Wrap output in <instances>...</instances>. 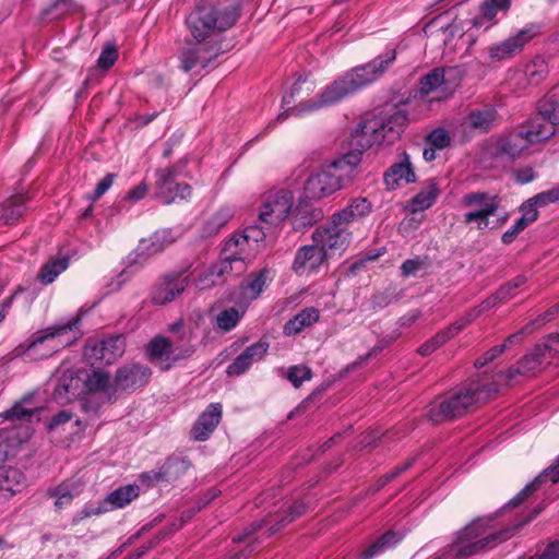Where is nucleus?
Returning a JSON list of instances; mask_svg holds the SVG:
<instances>
[{
  "label": "nucleus",
  "instance_id": "nucleus-58",
  "mask_svg": "<svg viewBox=\"0 0 559 559\" xmlns=\"http://www.w3.org/2000/svg\"><path fill=\"white\" fill-rule=\"evenodd\" d=\"M116 175L107 174L97 185L93 193L88 195V200L97 201L100 197H103L109 188L112 186Z\"/></svg>",
  "mask_w": 559,
  "mask_h": 559
},
{
  "label": "nucleus",
  "instance_id": "nucleus-38",
  "mask_svg": "<svg viewBox=\"0 0 559 559\" xmlns=\"http://www.w3.org/2000/svg\"><path fill=\"white\" fill-rule=\"evenodd\" d=\"M70 259L68 255L52 258L47 261L37 274V280L43 285L51 284L59 274L66 271L69 266Z\"/></svg>",
  "mask_w": 559,
  "mask_h": 559
},
{
  "label": "nucleus",
  "instance_id": "nucleus-53",
  "mask_svg": "<svg viewBox=\"0 0 559 559\" xmlns=\"http://www.w3.org/2000/svg\"><path fill=\"white\" fill-rule=\"evenodd\" d=\"M34 415V409L25 408L21 402L15 403L10 409L3 413L5 419L14 420H27Z\"/></svg>",
  "mask_w": 559,
  "mask_h": 559
},
{
  "label": "nucleus",
  "instance_id": "nucleus-33",
  "mask_svg": "<svg viewBox=\"0 0 559 559\" xmlns=\"http://www.w3.org/2000/svg\"><path fill=\"white\" fill-rule=\"evenodd\" d=\"M527 277L520 274L502 284L490 297L480 305L481 310H489L497 305L506 304L516 296V289L526 284Z\"/></svg>",
  "mask_w": 559,
  "mask_h": 559
},
{
  "label": "nucleus",
  "instance_id": "nucleus-35",
  "mask_svg": "<svg viewBox=\"0 0 559 559\" xmlns=\"http://www.w3.org/2000/svg\"><path fill=\"white\" fill-rule=\"evenodd\" d=\"M440 194L438 181L435 178L428 179L426 186L409 200L413 213L425 211L432 206Z\"/></svg>",
  "mask_w": 559,
  "mask_h": 559
},
{
  "label": "nucleus",
  "instance_id": "nucleus-14",
  "mask_svg": "<svg viewBox=\"0 0 559 559\" xmlns=\"http://www.w3.org/2000/svg\"><path fill=\"white\" fill-rule=\"evenodd\" d=\"M294 197L289 190L282 189L265 197L259 213L262 224L277 226L289 214Z\"/></svg>",
  "mask_w": 559,
  "mask_h": 559
},
{
  "label": "nucleus",
  "instance_id": "nucleus-30",
  "mask_svg": "<svg viewBox=\"0 0 559 559\" xmlns=\"http://www.w3.org/2000/svg\"><path fill=\"white\" fill-rule=\"evenodd\" d=\"M371 203L367 198H355L342 210L331 215L333 223L337 222L346 228L349 225L366 217L371 212Z\"/></svg>",
  "mask_w": 559,
  "mask_h": 559
},
{
  "label": "nucleus",
  "instance_id": "nucleus-36",
  "mask_svg": "<svg viewBox=\"0 0 559 559\" xmlns=\"http://www.w3.org/2000/svg\"><path fill=\"white\" fill-rule=\"evenodd\" d=\"M320 312L317 308L308 307L299 311L293 319L284 325V334L294 336L299 334L304 329L311 326L319 321Z\"/></svg>",
  "mask_w": 559,
  "mask_h": 559
},
{
  "label": "nucleus",
  "instance_id": "nucleus-55",
  "mask_svg": "<svg viewBox=\"0 0 559 559\" xmlns=\"http://www.w3.org/2000/svg\"><path fill=\"white\" fill-rule=\"evenodd\" d=\"M321 213H308L306 215L302 214L301 211H299L298 214L294 215L293 218V226L295 230H302L305 228H308L312 226L320 217Z\"/></svg>",
  "mask_w": 559,
  "mask_h": 559
},
{
  "label": "nucleus",
  "instance_id": "nucleus-54",
  "mask_svg": "<svg viewBox=\"0 0 559 559\" xmlns=\"http://www.w3.org/2000/svg\"><path fill=\"white\" fill-rule=\"evenodd\" d=\"M75 7L76 3L74 0H51V3L43 9L41 16L47 17L57 11L64 13L74 9Z\"/></svg>",
  "mask_w": 559,
  "mask_h": 559
},
{
  "label": "nucleus",
  "instance_id": "nucleus-5",
  "mask_svg": "<svg viewBox=\"0 0 559 559\" xmlns=\"http://www.w3.org/2000/svg\"><path fill=\"white\" fill-rule=\"evenodd\" d=\"M486 397L479 383H471L432 402L426 417L432 424H441L464 416Z\"/></svg>",
  "mask_w": 559,
  "mask_h": 559
},
{
  "label": "nucleus",
  "instance_id": "nucleus-3",
  "mask_svg": "<svg viewBox=\"0 0 559 559\" xmlns=\"http://www.w3.org/2000/svg\"><path fill=\"white\" fill-rule=\"evenodd\" d=\"M356 162L355 155H343L312 174L304 186L306 198L321 200L344 188L354 177Z\"/></svg>",
  "mask_w": 559,
  "mask_h": 559
},
{
  "label": "nucleus",
  "instance_id": "nucleus-19",
  "mask_svg": "<svg viewBox=\"0 0 559 559\" xmlns=\"http://www.w3.org/2000/svg\"><path fill=\"white\" fill-rule=\"evenodd\" d=\"M378 121L368 120L360 122L352 132L348 141L349 151L345 155H355L357 162L355 168L361 160L362 153L369 150L373 144H380Z\"/></svg>",
  "mask_w": 559,
  "mask_h": 559
},
{
  "label": "nucleus",
  "instance_id": "nucleus-43",
  "mask_svg": "<svg viewBox=\"0 0 559 559\" xmlns=\"http://www.w3.org/2000/svg\"><path fill=\"white\" fill-rule=\"evenodd\" d=\"M139 496V487L128 485L114 490L107 496L104 503L111 504L112 508H123Z\"/></svg>",
  "mask_w": 559,
  "mask_h": 559
},
{
  "label": "nucleus",
  "instance_id": "nucleus-51",
  "mask_svg": "<svg viewBox=\"0 0 559 559\" xmlns=\"http://www.w3.org/2000/svg\"><path fill=\"white\" fill-rule=\"evenodd\" d=\"M306 504L304 501H295L286 511V514L280 520L278 526H271L270 534H275L280 527L292 523L297 518L301 516L306 512Z\"/></svg>",
  "mask_w": 559,
  "mask_h": 559
},
{
  "label": "nucleus",
  "instance_id": "nucleus-11",
  "mask_svg": "<svg viewBox=\"0 0 559 559\" xmlns=\"http://www.w3.org/2000/svg\"><path fill=\"white\" fill-rule=\"evenodd\" d=\"M396 59V51L390 50L386 51L383 56H379L374 58L372 61L357 67L352 71L347 72L344 76L346 81L352 87V91L355 93L366 85L374 82L379 76H381L389 67Z\"/></svg>",
  "mask_w": 559,
  "mask_h": 559
},
{
  "label": "nucleus",
  "instance_id": "nucleus-56",
  "mask_svg": "<svg viewBox=\"0 0 559 559\" xmlns=\"http://www.w3.org/2000/svg\"><path fill=\"white\" fill-rule=\"evenodd\" d=\"M520 211L522 213L520 219L524 221L527 226L533 224L538 218L539 213L537 211V205L531 199L522 203Z\"/></svg>",
  "mask_w": 559,
  "mask_h": 559
},
{
  "label": "nucleus",
  "instance_id": "nucleus-7",
  "mask_svg": "<svg viewBox=\"0 0 559 559\" xmlns=\"http://www.w3.org/2000/svg\"><path fill=\"white\" fill-rule=\"evenodd\" d=\"M230 49L229 43L214 41H187L179 52V68L190 72L195 68H214L215 60Z\"/></svg>",
  "mask_w": 559,
  "mask_h": 559
},
{
  "label": "nucleus",
  "instance_id": "nucleus-22",
  "mask_svg": "<svg viewBox=\"0 0 559 559\" xmlns=\"http://www.w3.org/2000/svg\"><path fill=\"white\" fill-rule=\"evenodd\" d=\"M329 260L328 253L318 243L300 247L295 254L292 269L298 275L317 272Z\"/></svg>",
  "mask_w": 559,
  "mask_h": 559
},
{
  "label": "nucleus",
  "instance_id": "nucleus-39",
  "mask_svg": "<svg viewBox=\"0 0 559 559\" xmlns=\"http://www.w3.org/2000/svg\"><path fill=\"white\" fill-rule=\"evenodd\" d=\"M192 194V188L186 182L168 183L167 191L156 190V197L166 205L178 201L188 200Z\"/></svg>",
  "mask_w": 559,
  "mask_h": 559
},
{
  "label": "nucleus",
  "instance_id": "nucleus-9",
  "mask_svg": "<svg viewBox=\"0 0 559 559\" xmlns=\"http://www.w3.org/2000/svg\"><path fill=\"white\" fill-rule=\"evenodd\" d=\"M313 242L328 253V258L341 257L348 248L352 240V231L337 222L329 221L317 227L311 236Z\"/></svg>",
  "mask_w": 559,
  "mask_h": 559
},
{
  "label": "nucleus",
  "instance_id": "nucleus-26",
  "mask_svg": "<svg viewBox=\"0 0 559 559\" xmlns=\"http://www.w3.org/2000/svg\"><path fill=\"white\" fill-rule=\"evenodd\" d=\"M222 419V405L219 403L210 404L206 409L198 417L193 424L190 436L195 441L207 440Z\"/></svg>",
  "mask_w": 559,
  "mask_h": 559
},
{
  "label": "nucleus",
  "instance_id": "nucleus-15",
  "mask_svg": "<svg viewBox=\"0 0 559 559\" xmlns=\"http://www.w3.org/2000/svg\"><path fill=\"white\" fill-rule=\"evenodd\" d=\"M126 350V337L122 334L108 335L97 341H90L84 355L106 365L114 364Z\"/></svg>",
  "mask_w": 559,
  "mask_h": 559
},
{
  "label": "nucleus",
  "instance_id": "nucleus-50",
  "mask_svg": "<svg viewBox=\"0 0 559 559\" xmlns=\"http://www.w3.org/2000/svg\"><path fill=\"white\" fill-rule=\"evenodd\" d=\"M266 270H262L259 273H252L249 275L246 289L248 290L251 298L255 299L260 296L266 285Z\"/></svg>",
  "mask_w": 559,
  "mask_h": 559
},
{
  "label": "nucleus",
  "instance_id": "nucleus-27",
  "mask_svg": "<svg viewBox=\"0 0 559 559\" xmlns=\"http://www.w3.org/2000/svg\"><path fill=\"white\" fill-rule=\"evenodd\" d=\"M528 143L520 130L502 134L497 138L492 154L496 157L514 160L522 156V153L528 147Z\"/></svg>",
  "mask_w": 559,
  "mask_h": 559
},
{
  "label": "nucleus",
  "instance_id": "nucleus-29",
  "mask_svg": "<svg viewBox=\"0 0 559 559\" xmlns=\"http://www.w3.org/2000/svg\"><path fill=\"white\" fill-rule=\"evenodd\" d=\"M499 122V114L492 106H484L469 110L464 117L463 126L480 133L489 132Z\"/></svg>",
  "mask_w": 559,
  "mask_h": 559
},
{
  "label": "nucleus",
  "instance_id": "nucleus-52",
  "mask_svg": "<svg viewBox=\"0 0 559 559\" xmlns=\"http://www.w3.org/2000/svg\"><path fill=\"white\" fill-rule=\"evenodd\" d=\"M117 59H118L117 48L115 47V45L107 44L103 48V50L97 59V66H98V68H100L103 70H108L115 64Z\"/></svg>",
  "mask_w": 559,
  "mask_h": 559
},
{
  "label": "nucleus",
  "instance_id": "nucleus-57",
  "mask_svg": "<svg viewBox=\"0 0 559 559\" xmlns=\"http://www.w3.org/2000/svg\"><path fill=\"white\" fill-rule=\"evenodd\" d=\"M56 498L55 506L58 509L68 507L72 503L73 495L66 486H58L51 493Z\"/></svg>",
  "mask_w": 559,
  "mask_h": 559
},
{
  "label": "nucleus",
  "instance_id": "nucleus-46",
  "mask_svg": "<svg viewBox=\"0 0 559 559\" xmlns=\"http://www.w3.org/2000/svg\"><path fill=\"white\" fill-rule=\"evenodd\" d=\"M429 258L427 255H416L414 259L405 260L400 270L404 277L416 275L420 270H426L429 266Z\"/></svg>",
  "mask_w": 559,
  "mask_h": 559
},
{
  "label": "nucleus",
  "instance_id": "nucleus-18",
  "mask_svg": "<svg viewBox=\"0 0 559 559\" xmlns=\"http://www.w3.org/2000/svg\"><path fill=\"white\" fill-rule=\"evenodd\" d=\"M152 371L148 367L140 364H128L116 370L111 384L112 393L133 392L147 384Z\"/></svg>",
  "mask_w": 559,
  "mask_h": 559
},
{
  "label": "nucleus",
  "instance_id": "nucleus-13",
  "mask_svg": "<svg viewBox=\"0 0 559 559\" xmlns=\"http://www.w3.org/2000/svg\"><path fill=\"white\" fill-rule=\"evenodd\" d=\"M53 396L59 403H69L81 399V406L86 413L96 414L100 407L99 404H90V399L85 396L81 370L75 373H64L55 389Z\"/></svg>",
  "mask_w": 559,
  "mask_h": 559
},
{
  "label": "nucleus",
  "instance_id": "nucleus-31",
  "mask_svg": "<svg viewBox=\"0 0 559 559\" xmlns=\"http://www.w3.org/2000/svg\"><path fill=\"white\" fill-rule=\"evenodd\" d=\"M518 129L530 146L547 141L556 133L555 127L538 115L522 123Z\"/></svg>",
  "mask_w": 559,
  "mask_h": 559
},
{
  "label": "nucleus",
  "instance_id": "nucleus-12",
  "mask_svg": "<svg viewBox=\"0 0 559 559\" xmlns=\"http://www.w3.org/2000/svg\"><path fill=\"white\" fill-rule=\"evenodd\" d=\"M189 284V277L183 271L169 272L162 275L152 286L150 298L156 306L174 301L182 294Z\"/></svg>",
  "mask_w": 559,
  "mask_h": 559
},
{
  "label": "nucleus",
  "instance_id": "nucleus-28",
  "mask_svg": "<svg viewBox=\"0 0 559 559\" xmlns=\"http://www.w3.org/2000/svg\"><path fill=\"white\" fill-rule=\"evenodd\" d=\"M549 479L552 484L559 483V455L555 462L540 474H538L531 483H528L516 496L509 502L508 507L516 508L526 501L546 480Z\"/></svg>",
  "mask_w": 559,
  "mask_h": 559
},
{
  "label": "nucleus",
  "instance_id": "nucleus-62",
  "mask_svg": "<svg viewBox=\"0 0 559 559\" xmlns=\"http://www.w3.org/2000/svg\"><path fill=\"white\" fill-rule=\"evenodd\" d=\"M151 242L153 248V252H157L163 250L167 245L171 243V239H169V233L167 230H157L151 237Z\"/></svg>",
  "mask_w": 559,
  "mask_h": 559
},
{
  "label": "nucleus",
  "instance_id": "nucleus-61",
  "mask_svg": "<svg viewBox=\"0 0 559 559\" xmlns=\"http://www.w3.org/2000/svg\"><path fill=\"white\" fill-rule=\"evenodd\" d=\"M475 314L468 313L467 316L456 320L449 326H447L444 330L447 331L448 335L453 338L456 334H459L463 329H465L468 324L472 323L474 320Z\"/></svg>",
  "mask_w": 559,
  "mask_h": 559
},
{
  "label": "nucleus",
  "instance_id": "nucleus-1",
  "mask_svg": "<svg viewBox=\"0 0 559 559\" xmlns=\"http://www.w3.org/2000/svg\"><path fill=\"white\" fill-rule=\"evenodd\" d=\"M241 10V0H200L186 16V26L193 40L213 44L236 24Z\"/></svg>",
  "mask_w": 559,
  "mask_h": 559
},
{
  "label": "nucleus",
  "instance_id": "nucleus-21",
  "mask_svg": "<svg viewBox=\"0 0 559 559\" xmlns=\"http://www.w3.org/2000/svg\"><path fill=\"white\" fill-rule=\"evenodd\" d=\"M536 29L534 26L524 27L518 32L514 36L507 38L506 40L493 45L489 48V57L492 60H506L514 57L519 53L523 47L536 36Z\"/></svg>",
  "mask_w": 559,
  "mask_h": 559
},
{
  "label": "nucleus",
  "instance_id": "nucleus-8",
  "mask_svg": "<svg viewBox=\"0 0 559 559\" xmlns=\"http://www.w3.org/2000/svg\"><path fill=\"white\" fill-rule=\"evenodd\" d=\"M343 75L338 80H335L333 83L328 85L318 97L310 99L304 104H301L298 108H288L285 111L278 114L276 117V122L284 121L289 115H301L305 112H310L314 110H319L324 107H329L335 105L341 102L344 97L354 94L352 87Z\"/></svg>",
  "mask_w": 559,
  "mask_h": 559
},
{
  "label": "nucleus",
  "instance_id": "nucleus-48",
  "mask_svg": "<svg viewBox=\"0 0 559 559\" xmlns=\"http://www.w3.org/2000/svg\"><path fill=\"white\" fill-rule=\"evenodd\" d=\"M239 320L240 313L235 307L223 310L216 318L217 326L224 332L233 330Z\"/></svg>",
  "mask_w": 559,
  "mask_h": 559
},
{
  "label": "nucleus",
  "instance_id": "nucleus-44",
  "mask_svg": "<svg viewBox=\"0 0 559 559\" xmlns=\"http://www.w3.org/2000/svg\"><path fill=\"white\" fill-rule=\"evenodd\" d=\"M444 83V70L436 68L423 76L419 82V92L421 95H429Z\"/></svg>",
  "mask_w": 559,
  "mask_h": 559
},
{
  "label": "nucleus",
  "instance_id": "nucleus-32",
  "mask_svg": "<svg viewBox=\"0 0 559 559\" xmlns=\"http://www.w3.org/2000/svg\"><path fill=\"white\" fill-rule=\"evenodd\" d=\"M408 123V118L405 111L396 110L382 122H378L379 138L381 142H386L389 145L397 141L404 132Z\"/></svg>",
  "mask_w": 559,
  "mask_h": 559
},
{
  "label": "nucleus",
  "instance_id": "nucleus-25",
  "mask_svg": "<svg viewBox=\"0 0 559 559\" xmlns=\"http://www.w3.org/2000/svg\"><path fill=\"white\" fill-rule=\"evenodd\" d=\"M269 349V343L260 340L257 343L248 346L234 361L227 367L226 373L228 376H241L247 372L253 362L260 361L264 358Z\"/></svg>",
  "mask_w": 559,
  "mask_h": 559
},
{
  "label": "nucleus",
  "instance_id": "nucleus-4",
  "mask_svg": "<svg viewBox=\"0 0 559 559\" xmlns=\"http://www.w3.org/2000/svg\"><path fill=\"white\" fill-rule=\"evenodd\" d=\"M80 319L75 318L66 323L47 326L34 332L16 348V355H24L31 360H43L72 343L70 333L76 328Z\"/></svg>",
  "mask_w": 559,
  "mask_h": 559
},
{
  "label": "nucleus",
  "instance_id": "nucleus-60",
  "mask_svg": "<svg viewBox=\"0 0 559 559\" xmlns=\"http://www.w3.org/2000/svg\"><path fill=\"white\" fill-rule=\"evenodd\" d=\"M527 227V225L524 223V221H521L520 218L515 222V224L506 230L501 236V241L504 245H511L516 237Z\"/></svg>",
  "mask_w": 559,
  "mask_h": 559
},
{
  "label": "nucleus",
  "instance_id": "nucleus-6",
  "mask_svg": "<svg viewBox=\"0 0 559 559\" xmlns=\"http://www.w3.org/2000/svg\"><path fill=\"white\" fill-rule=\"evenodd\" d=\"M194 352V346L190 342L179 344L163 335L153 337L146 345L148 360L163 371H167L180 360L191 357Z\"/></svg>",
  "mask_w": 559,
  "mask_h": 559
},
{
  "label": "nucleus",
  "instance_id": "nucleus-37",
  "mask_svg": "<svg viewBox=\"0 0 559 559\" xmlns=\"http://www.w3.org/2000/svg\"><path fill=\"white\" fill-rule=\"evenodd\" d=\"M83 382H84V391L85 396L90 397L91 394L105 391L106 389L110 388V377L109 373L106 371L100 370H81Z\"/></svg>",
  "mask_w": 559,
  "mask_h": 559
},
{
  "label": "nucleus",
  "instance_id": "nucleus-34",
  "mask_svg": "<svg viewBox=\"0 0 559 559\" xmlns=\"http://www.w3.org/2000/svg\"><path fill=\"white\" fill-rule=\"evenodd\" d=\"M26 193L13 194L5 200L2 205V214L0 219L4 225H14L24 215L25 204L29 201Z\"/></svg>",
  "mask_w": 559,
  "mask_h": 559
},
{
  "label": "nucleus",
  "instance_id": "nucleus-64",
  "mask_svg": "<svg viewBox=\"0 0 559 559\" xmlns=\"http://www.w3.org/2000/svg\"><path fill=\"white\" fill-rule=\"evenodd\" d=\"M558 316H559V301L556 305L549 307L544 313L539 314L533 321L536 322V326L539 329L546 322L554 320Z\"/></svg>",
  "mask_w": 559,
  "mask_h": 559
},
{
  "label": "nucleus",
  "instance_id": "nucleus-20",
  "mask_svg": "<svg viewBox=\"0 0 559 559\" xmlns=\"http://www.w3.org/2000/svg\"><path fill=\"white\" fill-rule=\"evenodd\" d=\"M417 180L415 168L407 152L399 154L394 162L384 173L383 181L389 190H395L402 185L413 183Z\"/></svg>",
  "mask_w": 559,
  "mask_h": 559
},
{
  "label": "nucleus",
  "instance_id": "nucleus-59",
  "mask_svg": "<svg viewBox=\"0 0 559 559\" xmlns=\"http://www.w3.org/2000/svg\"><path fill=\"white\" fill-rule=\"evenodd\" d=\"M537 329L538 328L536 326V322L531 321V322L526 323L521 330H519L518 332H515L507 337V340L504 342L506 347L508 345H513V344L520 343L525 336L530 335Z\"/></svg>",
  "mask_w": 559,
  "mask_h": 559
},
{
  "label": "nucleus",
  "instance_id": "nucleus-23",
  "mask_svg": "<svg viewBox=\"0 0 559 559\" xmlns=\"http://www.w3.org/2000/svg\"><path fill=\"white\" fill-rule=\"evenodd\" d=\"M185 461L179 459H168L158 469H152L142 473L140 479L147 486H158L170 484L183 475L187 471Z\"/></svg>",
  "mask_w": 559,
  "mask_h": 559
},
{
  "label": "nucleus",
  "instance_id": "nucleus-42",
  "mask_svg": "<svg viewBox=\"0 0 559 559\" xmlns=\"http://www.w3.org/2000/svg\"><path fill=\"white\" fill-rule=\"evenodd\" d=\"M537 115L555 129L559 126V100L555 95H547L537 103Z\"/></svg>",
  "mask_w": 559,
  "mask_h": 559
},
{
  "label": "nucleus",
  "instance_id": "nucleus-24",
  "mask_svg": "<svg viewBox=\"0 0 559 559\" xmlns=\"http://www.w3.org/2000/svg\"><path fill=\"white\" fill-rule=\"evenodd\" d=\"M272 227L265 224L248 226L241 234H235L227 241H235L234 248L241 252H250L253 260L265 240L266 233Z\"/></svg>",
  "mask_w": 559,
  "mask_h": 559
},
{
  "label": "nucleus",
  "instance_id": "nucleus-47",
  "mask_svg": "<svg viewBox=\"0 0 559 559\" xmlns=\"http://www.w3.org/2000/svg\"><path fill=\"white\" fill-rule=\"evenodd\" d=\"M178 175L179 169L177 165H171L165 168L157 169L155 189L167 191V185L175 183V180H177Z\"/></svg>",
  "mask_w": 559,
  "mask_h": 559
},
{
  "label": "nucleus",
  "instance_id": "nucleus-63",
  "mask_svg": "<svg viewBox=\"0 0 559 559\" xmlns=\"http://www.w3.org/2000/svg\"><path fill=\"white\" fill-rule=\"evenodd\" d=\"M488 199H489V197L485 192H471V193L465 194L462 198V204L467 207L475 206V205L484 206V204L487 203L486 201Z\"/></svg>",
  "mask_w": 559,
  "mask_h": 559
},
{
  "label": "nucleus",
  "instance_id": "nucleus-41",
  "mask_svg": "<svg viewBox=\"0 0 559 559\" xmlns=\"http://www.w3.org/2000/svg\"><path fill=\"white\" fill-rule=\"evenodd\" d=\"M498 206L499 205L497 202V198L495 197L490 200L489 203L484 204V206H481L480 209L465 213L464 214V223L471 224V223L477 221L478 229L483 230L488 227V225H489L488 218H489V216L495 215V213L498 210Z\"/></svg>",
  "mask_w": 559,
  "mask_h": 559
},
{
  "label": "nucleus",
  "instance_id": "nucleus-49",
  "mask_svg": "<svg viewBox=\"0 0 559 559\" xmlns=\"http://www.w3.org/2000/svg\"><path fill=\"white\" fill-rule=\"evenodd\" d=\"M425 143L433 148L443 150L451 144V136L443 128H436L425 136Z\"/></svg>",
  "mask_w": 559,
  "mask_h": 559
},
{
  "label": "nucleus",
  "instance_id": "nucleus-17",
  "mask_svg": "<svg viewBox=\"0 0 559 559\" xmlns=\"http://www.w3.org/2000/svg\"><path fill=\"white\" fill-rule=\"evenodd\" d=\"M13 450L8 432H0V463L4 462ZM26 484L23 472L13 466H0V491L10 496L20 492Z\"/></svg>",
  "mask_w": 559,
  "mask_h": 559
},
{
  "label": "nucleus",
  "instance_id": "nucleus-40",
  "mask_svg": "<svg viewBox=\"0 0 559 559\" xmlns=\"http://www.w3.org/2000/svg\"><path fill=\"white\" fill-rule=\"evenodd\" d=\"M233 217V211L229 207H221L213 213L203 225V235L206 237L218 234Z\"/></svg>",
  "mask_w": 559,
  "mask_h": 559
},
{
  "label": "nucleus",
  "instance_id": "nucleus-16",
  "mask_svg": "<svg viewBox=\"0 0 559 559\" xmlns=\"http://www.w3.org/2000/svg\"><path fill=\"white\" fill-rule=\"evenodd\" d=\"M551 344L548 342L537 344L527 355H525L516 365L507 371L508 384H512L518 374L524 377H534L542 370L545 364L551 358Z\"/></svg>",
  "mask_w": 559,
  "mask_h": 559
},
{
  "label": "nucleus",
  "instance_id": "nucleus-10",
  "mask_svg": "<svg viewBox=\"0 0 559 559\" xmlns=\"http://www.w3.org/2000/svg\"><path fill=\"white\" fill-rule=\"evenodd\" d=\"M235 241H225L219 262L213 264L209 269L211 276H216L225 282L229 276H238L246 272L248 264L252 261V254L250 252H241L234 248Z\"/></svg>",
  "mask_w": 559,
  "mask_h": 559
},
{
  "label": "nucleus",
  "instance_id": "nucleus-45",
  "mask_svg": "<svg viewBox=\"0 0 559 559\" xmlns=\"http://www.w3.org/2000/svg\"><path fill=\"white\" fill-rule=\"evenodd\" d=\"M286 378L294 388H299L305 381L311 380L312 370L308 366L294 365L288 368Z\"/></svg>",
  "mask_w": 559,
  "mask_h": 559
},
{
  "label": "nucleus",
  "instance_id": "nucleus-2",
  "mask_svg": "<svg viewBox=\"0 0 559 559\" xmlns=\"http://www.w3.org/2000/svg\"><path fill=\"white\" fill-rule=\"evenodd\" d=\"M492 519L477 518L455 533L453 542L432 559H465L493 549L511 530L488 533Z\"/></svg>",
  "mask_w": 559,
  "mask_h": 559
}]
</instances>
